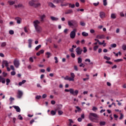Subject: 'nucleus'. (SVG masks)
Segmentation results:
<instances>
[{
  "instance_id": "nucleus-1",
  "label": "nucleus",
  "mask_w": 126,
  "mask_h": 126,
  "mask_svg": "<svg viewBox=\"0 0 126 126\" xmlns=\"http://www.w3.org/2000/svg\"><path fill=\"white\" fill-rule=\"evenodd\" d=\"M33 23L37 33H41L42 32V27L39 25L41 22L38 20H35L33 22Z\"/></svg>"
},
{
  "instance_id": "nucleus-2",
  "label": "nucleus",
  "mask_w": 126,
  "mask_h": 126,
  "mask_svg": "<svg viewBox=\"0 0 126 126\" xmlns=\"http://www.w3.org/2000/svg\"><path fill=\"white\" fill-rule=\"evenodd\" d=\"M89 119L90 121L94 123H96L97 119H99V116L96 113H90L89 115Z\"/></svg>"
},
{
  "instance_id": "nucleus-3",
  "label": "nucleus",
  "mask_w": 126,
  "mask_h": 126,
  "mask_svg": "<svg viewBox=\"0 0 126 126\" xmlns=\"http://www.w3.org/2000/svg\"><path fill=\"white\" fill-rule=\"evenodd\" d=\"M38 1L39 0H31V1H29V4L30 6H33L35 8H37L41 5V3L39 2L35 3Z\"/></svg>"
},
{
  "instance_id": "nucleus-4",
  "label": "nucleus",
  "mask_w": 126,
  "mask_h": 126,
  "mask_svg": "<svg viewBox=\"0 0 126 126\" xmlns=\"http://www.w3.org/2000/svg\"><path fill=\"white\" fill-rule=\"evenodd\" d=\"M64 91L65 92H70V94L73 95V96H77L78 94V90H75L74 91L73 89H70L69 90L65 89Z\"/></svg>"
},
{
  "instance_id": "nucleus-5",
  "label": "nucleus",
  "mask_w": 126,
  "mask_h": 126,
  "mask_svg": "<svg viewBox=\"0 0 126 126\" xmlns=\"http://www.w3.org/2000/svg\"><path fill=\"white\" fill-rule=\"evenodd\" d=\"M68 25L69 26H73L74 27H77V22L74 20L68 21Z\"/></svg>"
},
{
  "instance_id": "nucleus-6",
  "label": "nucleus",
  "mask_w": 126,
  "mask_h": 126,
  "mask_svg": "<svg viewBox=\"0 0 126 126\" xmlns=\"http://www.w3.org/2000/svg\"><path fill=\"white\" fill-rule=\"evenodd\" d=\"M76 35V30L74 29L70 33V37L71 39H74L75 35Z\"/></svg>"
},
{
  "instance_id": "nucleus-7",
  "label": "nucleus",
  "mask_w": 126,
  "mask_h": 126,
  "mask_svg": "<svg viewBox=\"0 0 126 126\" xmlns=\"http://www.w3.org/2000/svg\"><path fill=\"white\" fill-rule=\"evenodd\" d=\"M14 65L16 67V68H18L19 67V65H20V63H19V61L17 59H15L13 62Z\"/></svg>"
},
{
  "instance_id": "nucleus-8",
  "label": "nucleus",
  "mask_w": 126,
  "mask_h": 126,
  "mask_svg": "<svg viewBox=\"0 0 126 126\" xmlns=\"http://www.w3.org/2000/svg\"><path fill=\"white\" fill-rule=\"evenodd\" d=\"M76 53H77V55L80 56V55L82 54V49H81L80 47H77L76 49Z\"/></svg>"
},
{
  "instance_id": "nucleus-9",
  "label": "nucleus",
  "mask_w": 126,
  "mask_h": 126,
  "mask_svg": "<svg viewBox=\"0 0 126 126\" xmlns=\"http://www.w3.org/2000/svg\"><path fill=\"white\" fill-rule=\"evenodd\" d=\"M15 20L16 21L17 24H20L22 21V19L20 17H18L15 18Z\"/></svg>"
},
{
  "instance_id": "nucleus-10",
  "label": "nucleus",
  "mask_w": 126,
  "mask_h": 126,
  "mask_svg": "<svg viewBox=\"0 0 126 126\" xmlns=\"http://www.w3.org/2000/svg\"><path fill=\"white\" fill-rule=\"evenodd\" d=\"M46 16L45 14H42L39 16V18L40 19L41 22H44V20H45V18H46Z\"/></svg>"
},
{
  "instance_id": "nucleus-11",
  "label": "nucleus",
  "mask_w": 126,
  "mask_h": 126,
  "mask_svg": "<svg viewBox=\"0 0 126 126\" xmlns=\"http://www.w3.org/2000/svg\"><path fill=\"white\" fill-rule=\"evenodd\" d=\"M23 95V93L21 91H18V95L17 96V98L18 99H20L21 97H22Z\"/></svg>"
},
{
  "instance_id": "nucleus-12",
  "label": "nucleus",
  "mask_w": 126,
  "mask_h": 126,
  "mask_svg": "<svg viewBox=\"0 0 126 126\" xmlns=\"http://www.w3.org/2000/svg\"><path fill=\"white\" fill-rule=\"evenodd\" d=\"M14 7L16 8H24V5H23V4H21V3H19L18 4V5H14Z\"/></svg>"
},
{
  "instance_id": "nucleus-13",
  "label": "nucleus",
  "mask_w": 126,
  "mask_h": 126,
  "mask_svg": "<svg viewBox=\"0 0 126 126\" xmlns=\"http://www.w3.org/2000/svg\"><path fill=\"white\" fill-rule=\"evenodd\" d=\"M70 76L71 77H70V80H71V81H74V77H75V75H74V73L71 72Z\"/></svg>"
},
{
  "instance_id": "nucleus-14",
  "label": "nucleus",
  "mask_w": 126,
  "mask_h": 126,
  "mask_svg": "<svg viewBox=\"0 0 126 126\" xmlns=\"http://www.w3.org/2000/svg\"><path fill=\"white\" fill-rule=\"evenodd\" d=\"M13 107L14 108V109H15L16 112H17L18 113H20V111L21 110L20 109V108H19V106L14 105L13 106Z\"/></svg>"
},
{
  "instance_id": "nucleus-15",
  "label": "nucleus",
  "mask_w": 126,
  "mask_h": 126,
  "mask_svg": "<svg viewBox=\"0 0 126 126\" xmlns=\"http://www.w3.org/2000/svg\"><path fill=\"white\" fill-rule=\"evenodd\" d=\"M53 2H54V3H63V0H54Z\"/></svg>"
},
{
  "instance_id": "nucleus-16",
  "label": "nucleus",
  "mask_w": 126,
  "mask_h": 126,
  "mask_svg": "<svg viewBox=\"0 0 126 126\" xmlns=\"http://www.w3.org/2000/svg\"><path fill=\"white\" fill-rule=\"evenodd\" d=\"M96 38L97 39H105V35H96Z\"/></svg>"
},
{
  "instance_id": "nucleus-17",
  "label": "nucleus",
  "mask_w": 126,
  "mask_h": 126,
  "mask_svg": "<svg viewBox=\"0 0 126 126\" xmlns=\"http://www.w3.org/2000/svg\"><path fill=\"white\" fill-rule=\"evenodd\" d=\"M105 13H104V12H100L99 13V16L100 17V18H105Z\"/></svg>"
},
{
  "instance_id": "nucleus-18",
  "label": "nucleus",
  "mask_w": 126,
  "mask_h": 126,
  "mask_svg": "<svg viewBox=\"0 0 126 126\" xmlns=\"http://www.w3.org/2000/svg\"><path fill=\"white\" fill-rule=\"evenodd\" d=\"M2 63L5 65V66L6 67H7L8 66V62L6 60H3L2 62Z\"/></svg>"
},
{
  "instance_id": "nucleus-19",
  "label": "nucleus",
  "mask_w": 126,
  "mask_h": 126,
  "mask_svg": "<svg viewBox=\"0 0 126 126\" xmlns=\"http://www.w3.org/2000/svg\"><path fill=\"white\" fill-rule=\"evenodd\" d=\"M50 18L51 19V20H52V21H58V20H59V18L54 17V16H51L50 17Z\"/></svg>"
},
{
  "instance_id": "nucleus-20",
  "label": "nucleus",
  "mask_w": 126,
  "mask_h": 126,
  "mask_svg": "<svg viewBox=\"0 0 126 126\" xmlns=\"http://www.w3.org/2000/svg\"><path fill=\"white\" fill-rule=\"evenodd\" d=\"M73 11L72 9H68L65 12V14H70V13H72Z\"/></svg>"
},
{
  "instance_id": "nucleus-21",
  "label": "nucleus",
  "mask_w": 126,
  "mask_h": 126,
  "mask_svg": "<svg viewBox=\"0 0 126 126\" xmlns=\"http://www.w3.org/2000/svg\"><path fill=\"white\" fill-rule=\"evenodd\" d=\"M48 5L49 6H50V7H52V8H55V7H56V6L55 5V4H54L52 2H49Z\"/></svg>"
},
{
  "instance_id": "nucleus-22",
  "label": "nucleus",
  "mask_w": 126,
  "mask_h": 126,
  "mask_svg": "<svg viewBox=\"0 0 126 126\" xmlns=\"http://www.w3.org/2000/svg\"><path fill=\"white\" fill-rule=\"evenodd\" d=\"M29 42V48H31L32 47V39H30L28 40Z\"/></svg>"
},
{
  "instance_id": "nucleus-23",
  "label": "nucleus",
  "mask_w": 126,
  "mask_h": 126,
  "mask_svg": "<svg viewBox=\"0 0 126 126\" xmlns=\"http://www.w3.org/2000/svg\"><path fill=\"white\" fill-rule=\"evenodd\" d=\"M62 108H63V105H62V104L58 105H57V108L55 110V111H58V110H61Z\"/></svg>"
},
{
  "instance_id": "nucleus-24",
  "label": "nucleus",
  "mask_w": 126,
  "mask_h": 126,
  "mask_svg": "<svg viewBox=\"0 0 126 126\" xmlns=\"http://www.w3.org/2000/svg\"><path fill=\"white\" fill-rule=\"evenodd\" d=\"M8 3H9L10 5H13L15 3V1L9 0L8 1Z\"/></svg>"
},
{
  "instance_id": "nucleus-25",
  "label": "nucleus",
  "mask_w": 126,
  "mask_h": 126,
  "mask_svg": "<svg viewBox=\"0 0 126 126\" xmlns=\"http://www.w3.org/2000/svg\"><path fill=\"white\" fill-rule=\"evenodd\" d=\"M82 36H83L84 37H87V36H88V33L84 32H82Z\"/></svg>"
},
{
  "instance_id": "nucleus-26",
  "label": "nucleus",
  "mask_w": 126,
  "mask_h": 126,
  "mask_svg": "<svg viewBox=\"0 0 126 126\" xmlns=\"http://www.w3.org/2000/svg\"><path fill=\"white\" fill-rule=\"evenodd\" d=\"M69 7L71 8H74L75 7V4H71V3H68Z\"/></svg>"
},
{
  "instance_id": "nucleus-27",
  "label": "nucleus",
  "mask_w": 126,
  "mask_h": 126,
  "mask_svg": "<svg viewBox=\"0 0 126 126\" xmlns=\"http://www.w3.org/2000/svg\"><path fill=\"white\" fill-rule=\"evenodd\" d=\"M82 63V59L80 57L78 58V63Z\"/></svg>"
},
{
  "instance_id": "nucleus-28",
  "label": "nucleus",
  "mask_w": 126,
  "mask_h": 126,
  "mask_svg": "<svg viewBox=\"0 0 126 126\" xmlns=\"http://www.w3.org/2000/svg\"><path fill=\"white\" fill-rule=\"evenodd\" d=\"M64 80H69V81H71V80H70V78L69 77H68V76H66L64 78Z\"/></svg>"
},
{
  "instance_id": "nucleus-29",
  "label": "nucleus",
  "mask_w": 126,
  "mask_h": 126,
  "mask_svg": "<svg viewBox=\"0 0 126 126\" xmlns=\"http://www.w3.org/2000/svg\"><path fill=\"white\" fill-rule=\"evenodd\" d=\"M63 114V112L62 110H58V115L59 116H62Z\"/></svg>"
},
{
  "instance_id": "nucleus-30",
  "label": "nucleus",
  "mask_w": 126,
  "mask_h": 126,
  "mask_svg": "<svg viewBox=\"0 0 126 126\" xmlns=\"http://www.w3.org/2000/svg\"><path fill=\"white\" fill-rule=\"evenodd\" d=\"M99 125L100 126H105L106 125V122L104 121L100 122Z\"/></svg>"
},
{
  "instance_id": "nucleus-31",
  "label": "nucleus",
  "mask_w": 126,
  "mask_h": 126,
  "mask_svg": "<svg viewBox=\"0 0 126 126\" xmlns=\"http://www.w3.org/2000/svg\"><path fill=\"white\" fill-rule=\"evenodd\" d=\"M41 46H42L41 45V44H39V45H38L35 47V50L36 51H38V50H39V49H40V48H41Z\"/></svg>"
},
{
  "instance_id": "nucleus-32",
  "label": "nucleus",
  "mask_w": 126,
  "mask_h": 126,
  "mask_svg": "<svg viewBox=\"0 0 126 126\" xmlns=\"http://www.w3.org/2000/svg\"><path fill=\"white\" fill-rule=\"evenodd\" d=\"M51 115L52 116H55V115H56V111H54V110H52L51 111Z\"/></svg>"
},
{
  "instance_id": "nucleus-33",
  "label": "nucleus",
  "mask_w": 126,
  "mask_h": 126,
  "mask_svg": "<svg viewBox=\"0 0 126 126\" xmlns=\"http://www.w3.org/2000/svg\"><path fill=\"white\" fill-rule=\"evenodd\" d=\"M6 85H8L9 84V83H10V80L8 78L6 79Z\"/></svg>"
},
{
  "instance_id": "nucleus-34",
  "label": "nucleus",
  "mask_w": 126,
  "mask_h": 126,
  "mask_svg": "<svg viewBox=\"0 0 126 126\" xmlns=\"http://www.w3.org/2000/svg\"><path fill=\"white\" fill-rule=\"evenodd\" d=\"M104 59L105 60H106L107 61H110L111 60V58L108 57H107L106 56H104Z\"/></svg>"
},
{
  "instance_id": "nucleus-35",
  "label": "nucleus",
  "mask_w": 126,
  "mask_h": 126,
  "mask_svg": "<svg viewBox=\"0 0 126 126\" xmlns=\"http://www.w3.org/2000/svg\"><path fill=\"white\" fill-rule=\"evenodd\" d=\"M75 108L77 109V111H78V112H81V108H80V107L79 106H75Z\"/></svg>"
},
{
  "instance_id": "nucleus-36",
  "label": "nucleus",
  "mask_w": 126,
  "mask_h": 126,
  "mask_svg": "<svg viewBox=\"0 0 126 126\" xmlns=\"http://www.w3.org/2000/svg\"><path fill=\"white\" fill-rule=\"evenodd\" d=\"M18 119H19V120H20V121H22V120H23V117L21 116V115H19L18 116Z\"/></svg>"
},
{
  "instance_id": "nucleus-37",
  "label": "nucleus",
  "mask_w": 126,
  "mask_h": 126,
  "mask_svg": "<svg viewBox=\"0 0 126 126\" xmlns=\"http://www.w3.org/2000/svg\"><path fill=\"white\" fill-rule=\"evenodd\" d=\"M5 46H6V42H2L1 44V47H5Z\"/></svg>"
},
{
  "instance_id": "nucleus-38",
  "label": "nucleus",
  "mask_w": 126,
  "mask_h": 126,
  "mask_svg": "<svg viewBox=\"0 0 126 126\" xmlns=\"http://www.w3.org/2000/svg\"><path fill=\"white\" fill-rule=\"evenodd\" d=\"M111 18L113 19H115L116 18V15L115 14H112L111 15Z\"/></svg>"
},
{
  "instance_id": "nucleus-39",
  "label": "nucleus",
  "mask_w": 126,
  "mask_h": 126,
  "mask_svg": "<svg viewBox=\"0 0 126 126\" xmlns=\"http://www.w3.org/2000/svg\"><path fill=\"white\" fill-rule=\"evenodd\" d=\"M46 55L47 56V58L49 59L51 57V53L47 52Z\"/></svg>"
},
{
  "instance_id": "nucleus-40",
  "label": "nucleus",
  "mask_w": 126,
  "mask_h": 126,
  "mask_svg": "<svg viewBox=\"0 0 126 126\" xmlns=\"http://www.w3.org/2000/svg\"><path fill=\"white\" fill-rule=\"evenodd\" d=\"M116 63H119L120 62H123V59H117L114 61Z\"/></svg>"
},
{
  "instance_id": "nucleus-41",
  "label": "nucleus",
  "mask_w": 126,
  "mask_h": 126,
  "mask_svg": "<svg viewBox=\"0 0 126 126\" xmlns=\"http://www.w3.org/2000/svg\"><path fill=\"white\" fill-rule=\"evenodd\" d=\"M117 47V44L114 43L111 45V48H116Z\"/></svg>"
},
{
  "instance_id": "nucleus-42",
  "label": "nucleus",
  "mask_w": 126,
  "mask_h": 126,
  "mask_svg": "<svg viewBox=\"0 0 126 126\" xmlns=\"http://www.w3.org/2000/svg\"><path fill=\"white\" fill-rule=\"evenodd\" d=\"M103 5H104V6H106V5H107V0H103Z\"/></svg>"
},
{
  "instance_id": "nucleus-43",
  "label": "nucleus",
  "mask_w": 126,
  "mask_h": 126,
  "mask_svg": "<svg viewBox=\"0 0 126 126\" xmlns=\"http://www.w3.org/2000/svg\"><path fill=\"white\" fill-rule=\"evenodd\" d=\"M99 48L98 45L95 46L94 47V51H97V49Z\"/></svg>"
},
{
  "instance_id": "nucleus-44",
  "label": "nucleus",
  "mask_w": 126,
  "mask_h": 126,
  "mask_svg": "<svg viewBox=\"0 0 126 126\" xmlns=\"http://www.w3.org/2000/svg\"><path fill=\"white\" fill-rule=\"evenodd\" d=\"M9 33L10 35H13L14 34V32L13 30H10Z\"/></svg>"
},
{
  "instance_id": "nucleus-45",
  "label": "nucleus",
  "mask_w": 126,
  "mask_h": 126,
  "mask_svg": "<svg viewBox=\"0 0 126 126\" xmlns=\"http://www.w3.org/2000/svg\"><path fill=\"white\" fill-rule=\"evenodd\" d=\"M41 95H36L35 96L36 100H40V98H41Z\"/></svg>"
},
{
  "instance_id": "nucleus-46",
  "label": "nucleus",
  "mask_w": 126,
  "mask_h": 126,
  "mask_svg": "<svg viewBox=\"0 0 126 126\" xmlns=\"http://www.w3.org/2000/svg\"><path fill=\"white\" fill-rule=\"evenodd\" d=\"M123 118H124V115L123 114V113H121L120 117L119 118V120H123Z\"/></svg>"
},
{
  "instance_id": "nucleus-47",
  "label": "nucleus",
  "mask_w": 126,
  "mask_h": 126,
  "mask_svg": "<svg viewBox=\"0 0 126 126\" xmlns=\"http://www.w3.org/2000/svg\"><path fill=\"white\" fill-rule=\"evenodd\" d=\"M122 49H123V50H124V51H126V45L124 44L122 46Z\"/></svg>"
},
{
  "instance_id": "nucleus-48",
  "label": "nucleus",
  "mask_w": 126,
  "mask_h": 126,
  "mask_svg": "<svg viewBox=\"0 0 126 126\" xmlns=\"http://www.w3.org/2000/svg\"><path fill=\"white\" fill-rule=\"evenodd\" d=\"M54 60H55V63H59V61H58V57H54Z\"/></svg>"
},
{
  "instance_id": "nucleus-49",
  "label": "nucleus",
  "mask_w": 126,
  "mask_h": 126,
  "mask_svg": "<svg viewBox=\"0 0 126 126\" xmlns=\"http://www.w3.org/2000/svg\"><path fill=\"white\" fill-rule=\"evenodd\" d=\"M9 100L11 102V103H12V101H14V98L10 96V98H9Z\"/></svg>"
},
{
  "instance_id": "nucleus-50",
  "label": "nucleus",
  "mask_w": 126,
  "mask_h": 126,
  "mask_svg": "<svg viewBox=\"0 0 126 126\" xmlns=\"http://www.w3.org/2000/svg\"><path fill=\"white\" fill-rule=\"evenodd\" d=\"M67 5H68V3H65V4H61V6H67Z\"/></svg>"
},
{
  "instance_id": "nucleus-51",
  "label": "nucleus",
  "mask_w": 126,
  "mask_h": 126,
  "mask_svg": "<svg viewBox=\"0 0 126 126\" xmlns=\"http://www.w3.org/2000/svg\"><path fill=\"white\" fill-rule=\"evenodd\" d=\"M29 61L31 62V63H34V60H33V58L30 57L29 59Z\"/></svg>"
},
{
  "instance_id": "nucleus-52",
  "label": "nucleus",
  "mask_w": 126,
  "mask_h": 126,
  "mask_svg": "<svg viewBox=\"0 0 126 126\" xmlns=\"http://www.w3.org/2000/svg\"><path fill=\"white\" fill-rule=\"evenodd\" d=\"M83 50H84L83 52L84 53H86L87 52V49L86 48V47H83Z\"/></svg>"
},
{
  "instance_id": "nucleus-53",
  "label": "nucleus",
  "mask_w": 126,
  "mask_h": 126,
  "mask_svg": "<svg viewBox=\"0 0 126 126\" xmlns=\"http://www.w3.org/2000/svg\"><path fill=\"white\" fill-rule=\"evenodd\" d=\"M106 63H109V64H113V63L110 61H106Z\"/></svg>"
},
{
  "instance_id": "nucleus-54",
  "label": "nucleus",
  "mask_w": 126,
  "mask_h": 126,
  "mask_svg": "<svg viewBox=\"0 0 126 126\" xmlns=\"http://www.w3.org/2000/svg\"><path fill=\"white\" fill-rule=\"evenodd\" d=\"M80 67H84L85 66V65L83 64V63H81V64L79 65Z\"/></svg>"
},
{
  "instance_id": "nucleus-55",
  "label": "nucleus",
  "mask_w": 126,
  "mask_h": 126,
  "mask_svg": "<svg viewBox=\"0 0 126 126\" xmlns=\"http://www.w3.org/2000/svg\"><path fill=\"white\" fill-rule=\"evenodd\" d=\"M93 4L94 6H98V5H99V2H97V3H94Z\"/></svg>"
},
{
  "instance_id": "nucleus-56",
  "label": "nucleus",
  "mask_w": 126,
  "mask_h": 126,
  "mask_svg": "<svg viewBox=\"0 0 126 126\" xmlns=\"http://www.w3.org/2000/svg\"><path fill=\"white\" fill-rule=\"evenodd\" d=\"M105 43V40H103L102 42L99 41V45H104V44Z\"/></svg>"
},
{
  "instance_id": "nucleus-57",
  "label": "nucleus",
  "mask_w": 126,
  "mask_h": 126,
  "mask_svg": "<svg viewBox=\"0 0 126 126\" xmlns=\"http://www.w3.org/2000/svg\"><path fill=\"white\" fill-rule=\"evenodd\" d=\"M46 41L47 42H50V43H52V40L50 38L46 39Z\"/></svg>"
},
{
  "instance_id": "nucleus-58",
  "label": "nucleus",
  "mask_w": 126,
  "mask_h": 126,
  "mask_svg": "<svg viewBox=\"0 0 126 126\" xmlns=\"http://www.w3.org/2000/svg\"><path fill=\"white\" fill-rule=\"evenodd\" d=\"M71 57H72V58L74 59V58H75V54H74V53H71Z\"/></svg>"
},
{
  "instance_id": "nucleus-59",
  "label": "nucleus",
  "mask_w": 126,
  "mask_h": 126,
  "mask_svg": "<svg viewBox=\"0 0 126 126\" xmlns=\"http://www.w3.org/2000/svg\"><path fill=\"white\" fill-rule=\"evenodd\" d=\"M1 82H2V83H3V84L5 83V79H4V78H3V79H2Z\"/></svg>"
},
{
  "instance_id": "nucleus-60",
  "label": "nucleus",
  "mask_w": 126,
  "mask_h": 126,
  "mask_svg": "<svg viewBox=\"0 0 126 126\" xmlns=\"http://www.w3.org/2000/svg\"><path fill=\"white\" fill-rule=\"evenodd\" d=\"M16 74V73L14 71H13L11 72V75H15Z\"/></svg>"
},
{
  "instance_id": "nucleus-61",
  "label": "nucleus",
  "mask_w": 126,
  "mask_h": 126,
  "mask_svg": "<svg viewBox=\"0 0 126 126\" xmlns=\"http://www.w3.org/2000/svg\"><path fill=\"white\" fill-rule=\"evenodd\" d=\"M74 69L76 70V71H78V68H77V66L75 65V66H74Z\"/></svg>"
},
{
  "instance_id": "nucleus-62",
  "label": "nucleus",
  "mask_w": 126,
  "mask_h": 126,
  "mask_svg": "<svg viewBox=\"0 0 126 126\" xmlns=\"http://www.w3.org/2000/svg\"><path fill=\"white\" fill-rule=\"evenodd\" d=\"M51 103L52 104V105H55V104H56V101L55 100H52L51 101Z\"/></svg>"
},
{
  "instance_id": "nucleus-63",
  "label": "nucleus",
  "mask_w": 126,
  "mask_h": 126,
  "mask_svg": "<svg viewBox=\"0 0 126 126\" xmlns=\"http://www.w3.org/2000/svg\"><path fill=\"white\" fill-rule=\"evenodd\" d=\"M10 68H11V69H12V70H15L14 66H13L12 65L10 66Z\"/></svg>"
},
{
  "instance_id": "nucleus-64",
  "label": "nucleus",
  "mask_w": 126,
  "mask_h": 126,
  "mask_svg": "<svg viewBox=\"0 0 126 126\" xmlns=\"http://www.w3.org/2000/svg\"><path fill=\"white\" fill-rule=\"evenodd\" d=\"M39 53H40V54H44V50L41 49V50H40L39 51Z\"/></svg>"
}]
</instances>
